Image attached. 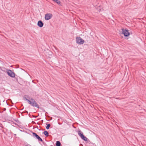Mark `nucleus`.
Returning a JSON list of instances; mask_svg holds the SVG:
<instances>
[{"label": "nucleus", "mask_w": 146, "mask_h": 146, "mask_svg": "<svg viewBox=\"0 0 146 146\" xmlns=\"http://www.w3.org/2000/svg\"><path fill=\"white\" fill-rule=\"evenodd\" d=\"M24 98H25V100L28 102V104L31 105V106H33V107H35L38 108H39V106L38 105L33 98H31L30 100H29L25 96Z\"/></svg>", "instance_id": "f257e3e1"}, {"label": "nucleus", "mask_w": 146, "mask_h": 146, "mask_svg": "<svg viewBox=\"0 0 146 146\" xmlns=\"http://www.w3.org/2000/svg\"><path fill=\"white\" fill-rule=\"evenodd\" d=\"M76 42L80 44H83L84 42V41L80 37H77L76 38Z\"/></svg>", "instance_id": "f03ea898"}, {"label": "nucleus", "mask_w": 146, "mask_h": 146, "mask_svg": "<svg viewBox=\"0 0 146 146\" xmlns=\"http://www.w3.org/2000/svg\"><path fill=\"white\" fill-rule=\"evenodd\" d=\"M78 134L79 135L81 139L85 141H87L88 140L87 138L85 137L81 131L79 130L78 132Z\"/></svg>", "instance_id": "7ed1b4c3"}, {"label": "nucleus", "mask_w": 146, "mask_h": 146, "mask_svg": "<svg viewBox=\"0 0 146 146\" xmlns=\"http://www.w3.org/2000/svg\"><path fill=\"white\" fill-rule=\"evenodd\" d=\"M7 72L8 75L12 78H14L15 77V74L10 70H7Z\"/></svg>", "instance_id": "20e7f679"}, {"label": "nucleus", "mask_w": 146, "mask_h": 146, "mask_svg": "<svg viewBox=\"0 0 146 146\" xmlns=\"http://www.w3.org/2000/svg\"><path fill=\"white\" fill-rule=\"evenodd\" d=\"M32 134L33 137H34L37 139L38 141H40L41 142L43 141V140L36 133L33 132L32 133Z\"/></svg>", "instance_id": "39448f33"}, {"label": "nucleus", "mask_w": 146, "mask_h": 146, "mask_svg": "<svg viewBox=\"0 0 146 146\" xmlns=\"http://www.w3.org/2000/svg\"><path fill=\"white\" fill-rule=\"evenodd\" d=\"M122 33L124 34L125 36H127L129 35V33L128 30L124 29H122Z\"/></svg>", "instance_id": "423d86ee"}, {"label": "nucleus", "mask_w": 146, "mask_h": 146, "mask_svg": "<svg viewBox=\"0 0 146 146\" xmlns=\"http://www.w3.org/2000/svg\"><path fill=\"white\" fill-rule=\"evenodd\" d=\"M52 16L51 13H47L45 15V19L46 20H48L50 19Z\"/></svg>", "instance_id": "0eeeda50"}, {"label": "nucleus", "mask_w": 146, "mask_h": 146, "mask_svg": "<svg viewBox=\"0 0 146 146\" xmlns=\"http://www.w3.org/2000/svg\"><path fill=\"white\" fill-rule=\"evenodd\" d=\"M44 25L43 23L41 21H39L37 23L38 26L40 27H42Z\"/></svg>", "instance_id": "6e6552de"}, {"label": "nucleus", "mask_w": 146, "mask_h": 146, "mask_svg": "<svg viewBox=\"0 0 146 146\" xmlns=\"http://www.w3.org/2000/svg\"><path fill=\"white\" fill-rule=\"evenodd\" d=\"M43 133L45 135L46 137H48V133L47 131H45L43 132Z\"/></svg>", "instance_id": "1a4fd4ad"}, {"label": "nucleus", "mask_w": 146, "mask_h": 146, "mask_svg": "<svg viewBox=\"0 0 146 146\" xmlns=\"http://www.w3.org/2000/svg\"><path fill=\"white\" fill-rule=\"evenodd\" d=\"M61 143L60 141H57L56 142V146H61Z\"/></svg>", "instance_id": "9d476101"}, {"label": "nucleus", "mask_w": 146, "mask_h": 146, "mask_svg": "<svg viewBox=\"0 0 146 146\" xmlns=\"http://www.w3.org/2000/svg\"><path fill=\"white\" fill-rule=\"evenodd\" d=\"M55 2L57 3L58 4H59L60 3V1L59 0H52Z\"/></svg>", "instance_id": "9b49d317"}, {"label": "nucleus", "mask_w": 146, "mask_h": 146, "mask_svg": "<svg viewBox=\"0 0 146 146\" xmlns=\"http://www.w3.org/2000/svg\"><path fill=\"white\" fill-rule=\"evenodd\" d=\"M50 124H47V126L46 127V128L47 129H48L49 128V127H50Z\"/></svg>", "instance_id": "f8f14e48"}, {"label": "nucleus", "mask_w": 146, "mask_h": 146, "mask_svg": "<svg viewBox=\"0 0 146 146\" xmlns=\"http://www.w3.org/2000/svg\"><path fill=\"white\" fill-rule=\"evenodd\" d=\"M25 96L27 98H29V96H28V95H26Z\"/></svg>", "instance_id": "ddd939ff"}]
</instances>
